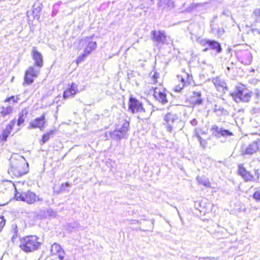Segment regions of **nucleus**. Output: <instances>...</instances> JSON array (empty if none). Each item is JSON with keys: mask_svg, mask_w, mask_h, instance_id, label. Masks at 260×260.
<instances>
[{"mask_svg": "<svg viewBox=\"0 0 260 260\" xmlns=\"http://www.w3.org/2000/svg\"><path fill=\"white\" fill-rule=\"evenodd\" d=\"M42 6L41 4H35L33 6V12L36 14L39 13L42 9Z\"/></svg>", "mask_w": 260, "mask_h": 260, "instance_id": "72a5a7b5", "label": "nucleus"}, {"mask_svg": "<svg viewBox=\"0 0 260 260\" xmlns=\"http://www.w3.org/2000/svg\"><path fill=\"white\" fill-rule=\"evenodd\" d=\"M260 140L254 141L248 145H243L241 146L240 152L243 156L251 155L255 153L259 150Z\"/></svg>", "mask_w": 260, "mask_h": 260, "instance_id": "1a4fd4ad", "label": "nucleus"}, {"mask_svg": "<svg viewBox=\"0 0 260 260\" xmlns=\"http://www.w3.org/2000/svg\"><path fill=\"white\" fill-rule=\"evenodd\" d=\"M58 257L60 260H63L64 258L65 253L63 249L58 251V253H57Z\"/></svg>", "mask_w": 260, "mask_h": 260, "instance_id": "e433bc0d", "label": "nucleus"}, {"mask_svg": "<svg viewBox=\"0 0 260 260\" xmlns=\"http://www.w3.org/2000/svg\"><path fill=\"white\" fill-rule=\"evenodd\" d=\"M253 198L257 201H260V191H256L253 194Z\"/></svg>", "mask_w": 260, "mask_h": 260, "instance_id": "79ce46f5", "label": "nucleus"}, {"mask_svg": "<svg viewBox=\"0 0 260 260\" xmlns=\"http://www.w3.org/2000/svg\"><path fill=\"white\" fill-rule=\"evenodd\" d=\"M161 2L166 3L169 7L173 8L174 7V3L172 0H160Z\"/></svg>", "mask_w": 260, "mask_h": 260, "instance_id": "c9c22d12", "label": "nucleus"}, {"mask_svg": "<svg viewBox=\"0 0 260 260\" xmlns=\"http://www.w3.org/2000/svg\"><path fill=\"white\" fill-rule=\"evenodd\" d=\"M197 180L200 184H202L205 187H211L210 182L209 179L205 176H198Z\"/></svg>", "mask_w": 260, "mask_h": 260, "instance_id": "a211bd4d", "label": "nucleus"}, {"mask_svg": "<svg viewBox=\"0 0 260 260\" xmlns=\"http://www.w3.org/2000/svg\"><path fill=\"white\" fill-rule=\"evenodd\" d=\"M32 58L35 61V65L39 68L43 66V56L41 53L37 50L36 47H33L31 50Z\"/></svg>", "mask_w": 260, "mask_h": 260, "instance_id": "4468645a", "label": "nucleus"}, {"mask_svg": "<svg viewBox=\"0 0 260 260\" xmlns=\"http://www.w3.org/2000/svg\"><path fill=\"white\" fill-rule=\"evenodd\" d=\"M54 133V130H50L49 132L44 134L42 137V144H44L47 142L50 139V137L53 135Z\"/></svg>", "mask_w": 260, "mask_h": 260, "instance_id": "bb28decb", "label": "nucleus"}, {"mask_svg": "<svg viewBox=\"0 0 260 260\" xmlns=\"http://www.w3.org/2000/svg\"><path fill=\"white\" fill-rule=\"evenodd\" d=\"M186 84V82L185 79L181 77V82L177 85H176L175 87V90L177 92H180L181 90L184 88V86Z\"/></svg>", "mask_w": 260, "mask_h": 260, "instance_id": "2f4dec72", "label": "nucleus"}, {"mask_svg": "<svg viewBox=\"0 0 260 260\" xmlns=\"http://www.w3.org/2000/svg\"><path fill=\"white\" fill-rule=\"evenodd\" d=\"M191 6H192V8H193V7H194V4H192V5H191Z\"/></svg>", "mask_w": 260, "mask_h": 260, "instance_id": "3c124183", "label": "nucleus"}, {"mask_svg": "<svg viewBox=\"0 0 260 260\" xmlns=\"http://www.w3.org/2000/svg\"><path fill=\"white\" fill-rule=\"evenodd\" d=\"M129 130V121L125 119H122L119 120V123L116 125L115 130L109 132V135L111 139L118 141L122 139H127Z\"/></svg>", "mask_w": 260, "mask_h": 260, "instance_id": "f257e3e1", "label": "nucleus"}, {"mask_svg": "<svg viewBox=\"0 0 260 260\" xmlns=\"http://www.w3.org/2000/svg\"><path fill=\"white\" fill-rule=\"evenodd\" d=\"M18 226L17 224H12L11 228V233L13 234L11 240L13 242H14L18 236Z\"/></svg>", "mask_w": 260, "mask_h": 260, "instance_id": "6ab92c4d", "label": "nucleus"}, {"mask_svg": "<svg viewBox=\"0 0 260 260\" xmlns=\"http://www.w3.org/2000/svg\"><path fill=\"white\" fill-rule=\"evenodd\" d=\"M16 123V119H14L12 120L8 125H7L6 127L8 129L12 130L13 129V126L15 125Z\"/></svg>", "mask_w": 260, "mask_h": 260, "instance_id": "4c0bfd02", "label": "nucleus"}, {"mask_svg": "<svg viewBox=\"0 0 260 260\" xmlns=\"http://www.w3.org/2000/svg\"><path fill=\"white\" fill-rule=\"evenodd\" d=\"M11 130L8 129L7 127L3 131L2 135H0V140L2 141H6L9 135L11 133Z\"/></svg>", "mask_w": 260, "mask_h": 260, "instance_id": "c85d7f7f", "label": "nucleus"}, {"mask_svg": "<svg viewBox=\"0 0 260 260\" xmlns=\"http://www.w3.org/2000/svg\"><path fill=\"white\" fill-rule=\"evenodd\" d=\"M34 78H35V76L25 71L23 85H26L32 84L34 82Z\"/></svg>", "mask_w": 260, "mask_h": 260, "instance_id": "aec40b11", "label": "nucleus"}, {"mask_svg": "<svg viewBox=\"0 0 260 260\" xmlns=\"http://www.w3.org/2000/svg\"><path fill=\"white\" fill-rule=\"evenodd\" d=\"M45 123V114L43 113L40 117L36 118L34 120L31 121L29 125L31 128H39L42 129L44 128Z\"/></svg>", "mask_w": 260, "mask_h": 260, "instance_id": "ddd939ff", "label": "nucleus"}, {"mask_svg": "<svg viewBox=\"0 0 260 260\" xmlns=\"http://www.w3.org/2000/svg\"><path fill=\"white\" fill-rule=\"evenodd\" d=\"M78 91L77 85L72 83L67 89L64 91L63 93V97L64 99L69 98L71 96L74 95Z\"/></svg>", "mask_w": 260, "mask_h": 260, "instance_id": "2eb2a0df", "label": "nucleus"}, {"mask_svg": "<svg viewBox=\"0 0 260 260\" xmlns=\"http://www.w3.org/2000/svg\"><path fill=\"white\" fill-rule=\"evenodd\" d=\"M205 48H206V47H208V46H206L205 47H204Z\"/></svg>", "mask_w": 260, "mask_h": 260, "instance_id": "603ef678", "label": "nucleus"}, {"mask_svg": "<svg viewBox=\"0 0 260 260\" xmlns=\"http://www.w3.org/2000/svg\"><path fill=\"white\" fill-rule=\"evenodd\" d=\"M250 91L243 85L237 86L234 92L231 93L233 99L237 103H248L250 101Z\"/></svg>", "mask_w": 260, "mask_h": 260, "instance_id": "20e7f679", "label": "nucleus"}, {"mask_svg": "<svg viewBox=\"0 0 260 260\" xmlns=\"http://www.w3.org/2000/svg\"><path fill=\"white\" fill-rule=\"evenodd\" d=\"M13 111V108L11 106L0 107V114L5 117L7 115L11 114Z\"/></svg>", "mask_w": 260, "mask_h": 260, "instance_id": "4be33fe9", "label": "nucleus"}, {"mask_svg": "<svg viewBox=\"0 0 260 260\" xmlns=\"http://www.w3.org/2000/svg\"><path fill=\"white\" fill-rule=\"evenodd\" d=\"M134 223H136V222H138V221H136V220H133Z\"/></svg>", "mask_w": 260, "mask_h": 260, "instance_id": "8fccbe9b", "label": "nucleus"}, {"mask_svg": "<svg viewBox=\"0 0 260 260\" xmlns=\"http://www.w3.org/2000/svg\"><path fill=\"white\" fill-rule=\"evenodd\" d=\"M159 74L157 72H154L152 78L153 83L157 82V79L159 78Z\"/></svg>", "mask_w": 260, "mask_h": 260, "instance_id": "37998d69", "label": "nucleus"}, {"mask_svg": "<svg viewBox=\"0 0 260 260\" xmlns=\"http://www.w3.org/2000/svg\"><path fill=\"white\" fill-rule=\"evenodd\" d=\"M251 16L255 19V20L254 21V23L255 24L259 22L260 21V9H255L253 11Z\"/></svg>", "mask_w": 260, "mask_h": 260, "instance_id": "cd10ccee", "label": "nucleus"}, {"mask_svg": "<svg viewBox=\"0 0 260 260\" xmlns=\"http://www.w3.org/2000/svg\"><path fill=\"white\" fill-rule=\"evenodd\" d=\"M250 99L251 97H253L255 103H257L258 102L259 99V92L257 89H255L254 92L250 91Z\"/></svg>", "mask_w": 260, "mask_h": 260, "instance_id": "473e14b6", "label": "nucleus"}, {"mask_svg": "<svg viewBox=\"0 0 260 260\" xmlns=\"http://www.w3.org/2000/svg\"><path fill=\"white\" fill-rule=\"evenodd\" d=\"M212 133L216 138H219L221 137H229L233 135V133L228 129L219 127L216 125H212L211 129Z\"/></svg>", "mask_w": 260, "mask_h": 260, "instance_id": "9b49d317", "label": "nucleus"}, {"mask_svg": "<svg viewBox=\"0 0 260 260\" xmlns=\"http://www.w3.org/2000/svg\"><path fill=\"white\" fill-rule=\"evenodd\" d=\"M18 98H15L14 96H11L9 98H7L5 100V102H10L11 101H13V103H16L17 102V100H18Z\"/></svg>", "mask_w": 260, "mask_h": 260, "instance_id": "ea45409f", "label": "nucleus"}, {"mask_svg": "<svg viewBox=\"0 0 260 260\" xmlns=\"http://www.w3.org/2000/svg\"><path fill=\"white\" fill-rule=\"evenodd\" d=\"M96 47V43L95 42H89L87 47L84 49V52L86 54H89Z\"/></svg>", "mask_w": 260, "mask_h": 260, "instance_id": "5701e85b", "label": "nucleus"}, {"mask_svg": "<svg viewBox=\"0 0 260 260\" xmlns=\"http://www.w3.org/2000/svg\"><path fill=\"white\" fill-rule=\"evenodd\" d=\"M190 102L194 105H201L203 103V98L200 91H194L190 98Z\"/></svg>", "mask_w": 260, "mask_h": 260, "instance_id": "dca6fc26", "label": "nucleus"}, {"mask_svg": "<svg viewBox=\"0 0 260 260\" xmlns=\"http://www.w3.org/2000/svg\"><path fill=\"white\" fill-rule=\"evenodd\" d=\"M79 226V224L78 223L74 222L73 223H70L69 225V228L70 229H77Z\"/></svg>", "mask_w": 260, "mask_h": 260, "instance_id": "c03bdc74", "label": "nucleus"}, {"mask_svg": "<svg viewBox=\"0 0 260 260\" xmlns=\"http://www.w3.org/2000/svg\"><path fill=\"white\" fill-rule=\"evenodd\" d=\"M62 249V247L59 244L54 243L51 246V252L52 254H57L58 251Z\"/></svg>", "mask_w": 260, "mask_h": 260, "instance_id": "7c9ffc66", "label": "nucleus"}, {"mask_svg": "<svg viewBox=\"0 0 260 260\" xmlns=\"http://www.w3.org/2000/svg\"><path fill=\"white\" fill-rule=\"evenodd\" d=\"M166 122V129L168 132L171 133L173 128H176L177 125L181 124V121L176 114L171 113H168L165 117Z\"/></svg>", "mask_w": 260, "mask_h": 260, "instance_id": "6e6552de", "label": "nucleus"}, {"mask_svg": "<svg viewBox=\"0 0 260 260\" xmlns=\"http://www.w3.org/2000/svg\"><path fill=\"white\" fill-rule=\"evenodd\" d=\"M128 109L133 113H145V109L143 107L142 103L137 99L131 97L128 101Z\"/></svg>", "mask_w": 260, "mask_h": 260, "instance_id": "9d476101", "label": "nucleus"}, {"mask_svg": "<svg viewBox=\"0 0 260 260\" xmlns=\"http://www.w3.org/2000/svg\"><path fill=\"white\" fill-rule=\"evenodd\" d=\"M15 198L17 201L25 202L28 204H32L36 202L42 201L34 192L27 190L26 192H20L16 190Z\"/></svg>", "mask_w": 260, "mask_h": 260, "instance_id": "39448f33", "label": "nucleus"}, {"mask_svg": "<svg viewBox=\"0 0 260 260\" xmlns=\"http://www.w3.org/2000/svg\"><path fill=\"white\" fill-rule=\"evenodd\" d=\"M158 5L159 7H161V4H160V2L158 3Z\"/></svg>", "mask_w": 260, "mask_h": 260, "instance_id": "09e8293b", "label": "nucleus"}, {"mask_svg": "<svg viewBox=\"0 0 260 260\" xmlns=\"http://www.w3.org/2000/svg\"><path fill=\"white\" fill-rule=\"evenodd\" d=\"M18 157L19 158L16 160H14V159L10 160L11 167L8 171L9 174L16 177H20L28 172L27 170L24 169L26 165L25 160L21 156H19ZM26 166L27 168L28 166L27 163Z\"/></svg>", "mask_w": 260, "mask_h": 260, "instance_id": "7ed1b4c3", "label": "nucleus"}, {"mask_svg": "<svg viewBox=\"0 0 260 260\" xmlns=\"http://www.w3.org/2000/svg\"><path fill=\"white\" fill-rule=\"evenodd\" d=\"M211 27V31L212 33L216 34L218 37H221L224 33V29L222 27H218L217 28L213 27V24H210Z\"/></svg>", "mask_w": 260, "mask_h": 260, "instance_id": "b1692460", "label": "nucleus"}, {"mask_svg": "<svg viewBox=\"0 0 260 260\" xmlns=\"http://www.w3.org/2000/svg\"><path fill=\"white\" fill-rule=\"evenodd\" d=\"M27 113V111L26 109H23L22 110L21 113H19V117L17 120V125L18 126H20L21 124H22L24 120V115H26Z\"/></svg>", "mask_w": 260, "mask_h": 260, "instance_id": "393cba45", "label": "nucleus"}, {"mask_svg": "<svg viewBox=\"0 0 260 260\" xmlns=\"http://www.w3.org/2000/svg\"><path fill=\"white\" fill-rule=\"evenodd\" d=\"M254 178L255 179V181H257L259 178V173L258 170H254Z\"/></svg>", "mask_w": 260, "mask_h": 260, "instance_id": "a18cd8bd", "label": "nucleus"}, {"mask_svg": "<svg viewBox=\"0 0 260 260\" xmlns=\"http://www.w3.org/2000/svg\"><path fill=\"white\" fill-rule=\"evenodd\" d=\"M5 225V220L3 216L0 217V232Z\"/></svg>", "mask_w": 260, "mask_h": 260, "instance_id": "a19ab883", "label": "nucleus"}, {"mask_svg": "<svg viewBox=\"0 0 260 260\" xmlns=\"http://www.w3.org/2000/svg\"><path fill=\"white\" fill-rule=\"evenodd\" d=\"M150 34L151 40L157 47L161 48L163 45L169 44L167 36L164 31L153 30Z\"/></svg>", "mask_w": 260, "mask_h": 260, "instance_id": "423d86ee", "label": "nucleus"}, {"mask_svg": "<svg viewBox=\"0 0 260 260\" xmlns=\"http://www.w3.org/2000/svg\"><path fill=\"white\" fill-rule=\"evenodd\" d=\"M153 96L156 100L163 104L168 103L166 93L162 91L158 90V89L156 88H155L154 90Z\"/></svg>", "mask_w": 260, "mask_h": 260, "instance_id": "f3484780", "label": "nucleus"}, {"mask_svg": "<svg viewBox=\"0 0 260 260\" xmlns=\"http://www.w3.org/2000/svg\"><path fill=\"white\" fill-rule=\"evenodd\" d=\"M88 55V54H86V53H85V52H84V54L81 55H80L77 59V63H79V62H82V61L84 60V59H85V58L86 57V56Z\"/></svg>", "mask_w": 260, "mask_h": 260, "instance_id": "58836bf2", "label": "nucleus"}, {"mask_svg": "<svg viewBox=\"0 0 260 260\" xmlns=\"http://www.w3.org/2000/svg\"><path fill=\"white\" fill-rule=\"evenodd\" d=\"M214 112L216 113L217 115H221L224 114L226 111L222 106L215 105L214 107Z\"/></svg>", "mask_w": 260, "mask_h": 260, "instance_id": "c756f323", "label": "nucleus"}, {"mask_svg": "<svg viewBox=\"0 0 260 260\" xmlns=\"http://www.w3.org/2000/svg\"><path fill=\"white\" fill-rule=\"evenodd\" d=\"M212 82H213L215 86L218 89V90H220L218 89L220 87L223 88L226 85V84L224 82L219 80L218 78L213 79Z\"/></svg>", "mask_w": 260, "mask_h": 260, "instance_id": "a878e982", "label": "nucleus"}, {"mask_svg": "<svg viewBox=\"0 0 260 260\" xmlns=\"http://www.w3.org/2000/svg\"><path fill=\"white\" fill-rule=\"evenodd\" d=\"M196 135L198 139V140H199V142L200 143V145L203 148H205L206 147L207 144V140L202 139L201 137L198 134H196Z\"/></svg>", "mask_w": 260, "mask_h": 260, "instance_id": "f704fd0d", "label": "nucleus"}, {"mask_svg": "<svg viewBox=\"0 0 260 260\" xmlns=\"http://www.w3.org/2000/svg\"><path fill=\"white\" fill-rule=\"evenodd\" d=\"M238 173L246 182H255L254 176L250 172L247 171L242 164L238 165Z\"/></svg>", "mask_w": 260, "mask_h": 260, "instance_id": "f8f14e48", "label": "nucleus"}, {"mask_svg": "<svg viewBox=\"0 0 260 260\" xmlns=\"http://www.w3.org/2000/svg\"><path fill=\"white\" fill-rule=\"evenodd\" d=\"M199 44L203 47L208 46V47L205 48L203 51L207 52L209 49L215 50L217 53L222 51V48L219 43L217 41L207 39H202L199 41Z\"/></svg>", "mask_w": 260, "mask_h": 260, "instance_id": "0eeeda50", "label": "nucleus"}, {"mask_svg": "<svg viewBox=\"0 0 260 260\" xmlns=\"http://www.w3.org/2000/svg\"><path fill=\"white\" fill-rule=\"evenodd\" d=\"M190 123L192 125L195 126L198 124V121L196 119H193L190 121Z\"/></svg>", "mask_w": 260, "mask_h": 260, "instance_id": "49530a36", "label": "nucleus"}, {"mask_svg": "<svg viewBox=\"0 0 260 260\" xmlns=\"http://www.w3.org/2000/svg\"><path fill=\"white\" fill-rule=\"evenodd\" d=\"M40 68H39L36 65H34L33 66L29 67L26 71L35 77H37L38 75L40 73Z\"/></svg>", "mask_w": 260, "mask_h": 260, "instance_id": "412c9836", "label": "nucleus"}, {"mask_svg": "<svg viewBox=\"0 0 260 260\" xmlns=\"http://www.w3.org/2000/svg\"><path fill=\"white\" fill-rule=\"evenodd\" d=\"M40 238L36 235L25 236L20 239L19 247L25 252H31L38 250L41 245Z\"/></svg>", "mask_w": 260, "mask_h": 260, "instance_id": "f03ea898", "label": "nucleus"}, {"mask_svg": "<svg viewBox=\"0 0 260 260\" xmlns=\"http://www.w3.org/2000/svg\"><path fill=\"white\" fill-rule=\"evenodd\" d=\"M247 55L250 57V58H251V54L250 53H247Z\"/></svg>", "mask_w": 260, "mask_h": 260, "instance_id": "de8ad7c7", "label": "nucleus"}]
</instances>
